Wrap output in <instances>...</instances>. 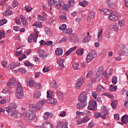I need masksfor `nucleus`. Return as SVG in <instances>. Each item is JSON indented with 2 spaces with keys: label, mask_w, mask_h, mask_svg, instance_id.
Segmentation results:
<instances>
[{
  "label": "nucleus",
  "mask_w": 128,
  "mask_h": 128,
  "mask_svg": "<svg viewBox=\"0 0 128 128\" xmlns=\"http://www.w3.org/2000/svg\"><path fill=\"white\" fill-rule=\"evenodd\" d=\"M24 58H26V54H22L21 56L19 58L20 62H21V60H22Z\"/></svg>",
  "instance_id": "nucleus-56"
},
{
  "label": "nucleus",
  "mask_w": 128,
  "mask_h": 128,
  "mask_svg": "<svg viewBox=\"0 0 128 128\" xmlns=\"http://www.w3.org/2000/svg\"><path fill=\"white\" fill-rule=\"evenodd\" d=\"M84 50L82 48H79L76 50V54H78V56H82L84 54Z\"/></svg>",
  "instance_id": "nucleus-29"
},
{
  "label": "nucleus",
  "mask_w": 128,
  "mask_h": 128,
  "mask_svg": "<svg viewBox=\"0 0 128 128\" xmlns=\"http://www.w3.org/2000/svg\"><path fill=\"white\" fill-rule=\"evenodd\" d=\"M16 108H18V106L15 102H12L10 104V106L8 107H6L4 109L6 112H7L8 113V116H12V118H22V114L20 112H17L16 114Z\"/></svg>",
  "instance_id": "nucleus-2"
},
{
  "label": "nucleus",
  "mask_w": 128,
  "mask_h": 128,
  "mask_svg": "<svg viewBox=\"0 0 128 128\" xmlns=\"http://www.w3.org/2000/svg\"><path fill=\"white\" fill-rule=\"evenodd\" d=\"M18 86L16 90V96L17 98L21 100L24 98V88H22V86L20 84V82H16V78H14L10 79L8 82L7 83V86L10 88H14V86Z\"/></svg>",
  "instance_id": "nucleus-1"
},
{
  "label": "nucleus",
  "mask_w": 128,
  "mask_h": 128,
  "mask_svg": "<svg viewBox=\"0 0 128 128\" xmlns=\"http://www.w3.org/2000/svg\"><path fill=\"white\" fill-rule=\"evenodd\" d=\"M57 2L58 0H48V4L52 8Z\"/></svg>",
  "instance_id": "nucleus-24"
},
{
  "label": "nucleus",
  "mask_w": 128,
  "mask_h": 128,
  "mask_svg": "<svg viewBox=\"0 0 128 128\" xmlns=\"http://www.w3.org/2000/svg\"><path fill=\"white\" fill-rule=\"evenodd\" d=\"M51 86L54 88H58V84H56V80H52L51 81Z\"/></svg>",
  "instance_id": "nucleus-30"
},
{
  "label": "nucleus",
  "mask_w": 128,
  "mask_h": 128,
  "mask_svg": "<svg viewBox=\"0 0 128 128\" xmlns=\"http://www.w3.org/2000/svg\"><path fill=\"white\" fill-rule=\"evenodd\" d=\"M76 50V46H74V47L70 48L66 53V56H70V54H72V52H74V50Z\"/></svg>",
  "instance_id": "nucleus-23"
},
{
  "label": "nucleus",
  "mask_w": 128,
  "mask_h": 128,
  "mask_svg": "<svg viewBox=\"0 0 128 128\" xmlns=\"http://www.w3.org/2000/svg\"><path fill=\"white\" fill-rule=\"evenodd\" d=\"M98 82L96 80V78H95V79H94V78H92L91 79V82H90L88 83V86H92V84H94V82Z\"/></svg>",
  "instance_id": "nucleus-42"
},
{
  "label": "nucleus",
  "mask_w": 128,
  "mask_h": 128,
  "mask_svg": "<svg viewBox=\"0 0 128 128\" xmlns=\"http://www.w3.org/2000/svg\"><path fill=\"white\" fill-rule=\"evenodd\" d=\"M6 22H8V20H6L4 19H2V20H0V26H4V24H6Z\"/></svg>",
  "instance_id": "nucleus-43"
},
{
  "label": "nucleus",
  "mask_w": 128,
  "mask_h": 128,
  "mask_svg": "<svg viewBox=\"0 0 128 128\" xmlns=\"http://www.w3.org/2000/svg\"><path fill=\"white\" fill-rule=\"evenodd\" d=\"M71 38L72 40H76V38H78V36H76V34H73L71 36Z\"/></svg>",
  "instance_id": "nucleus-57"
},
{
  "label": "nucleus",
  "mask_w": 128,
  "mask_h": 128,
  "mask_svg": "<svg viewBox=\"0 0 128 128\" xmlns=\"http://www.w3.org/2000/svg\"><path fill=\"white\" fill-rule=\"evenodd\" d=\"M116 82H118V77H113L112 78V83L113 84H116Z\"/></svg>",
  "instance_id": "nucleus-39"
},
{
  "label": "nucleus",
  "mask_w": 128,
  "mask_h": 128,
  "mask_svg": "<svg viewBox=\"0 0 128 128\" xmlns=\"http://www.w3.org/2000/svg\"><path fill=\"white\" fill-rule=\"evenodd\" d=\"M113 12L111 10L108 9H105V14L104 16H110Z\"/></svg>",
  "instance_id": "nucleus-38"
},
{
  "label": "nucleus",
  "mask_w": 128,
  "mask_h": 128,
  "mask_svg": "<svg viewBox=\"0 0 128 128\" xmlns=\"http://www.w3.org/2000/svg\"><path fill=\"white\" fill-rule=\"evenodd\" d=\"M32 26H36V28H42V22L38 21L33 24Z\"/></svg>",
  "instance_id": "nucleus-31"
},
{
  "label": "nucleus",
  "mask_w": 128,
  "mask_h": 128,
  "mask_svg": "<svg viewBox=\"0 0 128 128\" xmlns=\"http://www.w3.org/2000/svg\"><path fill=\"white\" fill-rule=\"evenodd\" d=\"M44 102H46V100H40L37 102L36 105L34 104H30L29 108L32 110L33 112H36L38 110H40V109L42 108L44 104Z\"/></svg>",
  "instance_id": "nucleus-3"
},
{
  "label": "nucleus",
  "mask_w": 128,
  "mask_h": 128,
  "mask_svg": "<svg viewBox=\"0 0 128 128\" xmlns=\"http://www.w3.org/2000/svg\"><path fill=\"white\" fill-rule=\"evenodd\" d=\"M13 28L15 32H18V30H20V27L17 26H14Z\"/></svg>",
  "instance_id": "nucleus-63"
},
{
  "label": "nucleus",
  "mask_w": 128,
  "mask_h": 128,
  "mask_svg": "<svg viewBox=\"0 0 128 128\" xmlns=\"http://www.w3.org/2000/svg\"><path fill=\"white\" fill-rule=\"evenodd\" d=\"M37 52H38V54H44V52H46V50H44L42 49H39L38 50Z\"/></svg>",
  "instance_id": "nucleus-62"
},
{
  "label": "nucleus",
  "mask_w": 128,
  "mask_h": 128,
  "mask_svg": "<svg viewBox=\"0 0 128 128\" xmlns=\"http://www.w3.org/2000/svg\"><path fill=\"white\" fill-rule=\"evenodd\" d=\"M66 124V122H60L57 124L56 128H68V124Z\"/></svg>",
  "instance_id": "nucleus-14"
},
{
  "label": "nucleus",
  "mask_w": 128,
  "mask_h": 128,
  "mask_svg": "<svg viewBox=\"0 0 128 128\" xmlns=\"http://www.w3.org/2000/svg\"><path fill=\"white\" fill-rule=\"evenodd\" d=\"M64 3L62 1L60 0L57 2L56 4H54L53 7L54 6L56 8H57V10H60V8L64 6Z\"/></svg>",
  "instance_id": "nucleus-13"
},
{
  "label": "nucleus",
  "mask_w": 128,
  "mask_h": 128,
  "mask_svg": "<svg viewBox=\"0 0 128 128\" xmlns=\"http://www.w3.org/2000/svg\"><path fill=\"white\" fill-rule=\"evenodd\" d=\"M66 34H72V30L71 28H68L66 30Z\"/></svg>",
  "instance_id": "nucleus-51"
},
{
  "label": "nucleus",
  "mask_w": 128,
  "mask_h": 128,
  "mask_svg": "<svg viewBox=\"0 0 128 128\" xmlns=\"http://www.w3.org/2000/svg\"><path fill=\"white\" fill-rule=\"evenodd\" d=\"M24 10H26L27 12H30L32 10V8H28V6H26L24 7Z\"/></svg>",
  "instance_id": "nucleus-50"
},
{
  "label": "nucleus",
  "mask_w": 128,
  "mask_h": 128,
  "mask_svg": "<svg viewBox=\"0 0 128 128\" xmlns=\"http://www.w3.org/2000/svg\"><path fill=\"white\" fill-rule=\"evenodd\" d=\"M22 22L24 26H27L28 24V22L26 20L22 21Z\"/></svg>",
  "instance_id": "nucleus-59"
},
{
  "label": "nucleus",
  "mask_w": 128,
  "mask_h": 128,
  "mask_svg": "<svg viewBox=\"0 0 128 128\" xmlns=\"http://www.w3.org/2000/svg\"><path fill=\"white\" fill-rule=\"evenodd\" d=\"M16 68V65L14 63L10 64V66H8V68L9 70H14Z\"/></svg>",
  "instance_id": "nucleus-44"
},
{
  "label": "nucleus",
  "mask_w": 128,
  "mask_h": 128,
  "mask_svg": "<svg viewBox=\"0 0 128 128\" xmlns=\"http://www.w3.org/2000/svg\"><path fill=\"white\" fill-rule=\"evenodd\" d=\"M112 28L115 32H118V24H115L112 26Z\"/></svg>",
  "instance_id": "nucleus-37"
},
{
  "label": "nucleus",
  "mask_w": 128,
  "mask_h": 128,
  "mask_svg": "<svg viewBox=\"0 0 128 128\" xmlns=\"http://www.w3.org/2000/svg\"><path fill=\"white\" fill-rule=\"evenodd\" d=\"M119 48L121 49L122 50L124 53H121L119 54L120 56H126V54H128V49L126 48V46L124 44H120L119 46Z\"/></svg>",
  "instance_id": "nucleus-8"
},
{
  "label": "nucleus",
  "mask_w": 128,
  "mask_h": 128,
  "mask_svg": "<svg viewBox=\"0 0 128 128\" xmlns=\"http://www.w3.org/2000/svg\"><path fill=\"white\" fill-rule=\"evenodd\" d=\"M52 97V92H47V98H51Z\"/></svg>",
  "instance_id": "nucleus-41"
},
{
  "label": "nucleus",
  "mask_w": 128,
  "mask_h": 128,
  "mask_svg": "<svg viewBox=\"0 0 128 128\" xmlns=\"http://www.w3.org/2000/svg\"><path fill=\"white\" fill-rule=\"evenodd\" d=\"M98 104L96 101L90 100L88 108L90 110H96Z\"/></svg>",
  "instance_id": "nucleus-6"
},
{
  "label": "nucleus",
  "mask_w": 128,
  "mask_h": 128,
  "mask_svg": "<svg viewBox=\"0 0 128 128\" xmlns=\"http://www.w3.org/2000/svg\"><path fill=\"white\" fill-rule=\"evenodd\" d=\"M116 104H118V100H113L112 103L111 104L112 108L116 110Z\"/></svg>",
  "instance_id": "nucleus-27"
},
{
  "label": "nucleus",
  "mask_w": 128,
  "mask_h": 128,
  "mask_svg": "<svg viewBox=\"0 0 128 128\" xmlns=\"http://www.w3.org/2000/svg\"><path fill=\"white\" fill-rule=\"evenodd\" d=\"M88 106V103H78L76 105V108L78 110H82L83 108H84V106Z\"/></svg>",
  "instance_id": "nucleus-20"
},
{
  "label": "nucleus",
  "mask_w": 128,
  "mask_h": 128,
  "mask_svg": "<svg viewBox=\"0 0 128 128\" xmlns=\"http://www.w3.org/2000/svg\"><path fill=\"white\" fill-rule=\"evenodd\" d=\"M122 124H128V115L124 116L122 119Z\"/></svg>",
  "instance_id": "nucleus-26"
},
{
  "label": "nucleus",
  "mask_w": 128,
  "mask_h": 128,
  "mask_svg": "<svg viewBox=\"0 0 128 128\" xmlns=\"http://www.w3.org/2000/svg\"><path fill=\"white\" fill-rule=\"evenodd\" d=\"M12 14V12L11 10H6L4 12V13H3L4 16H10Z\"/></svg>",
  "instance_id": "nucleus-28"
},
{
  "label": "nucleus",
  "mask_w": 128,
  "mask_h": 128,
  "mask_svg": "<svg viewBox=\"0 0 128 128\" xmlns=\"http://www.w3.org/2000/svg\"><path fill=\"white\" fill-rule=\"evenodd\" d=\"M84 82V78H79L78 80L77 83L75 84V88H77L78 90L79 88H80V86H82V84Z\"/></svg>",
  "instance_id": "nucleus-10"
},
{
  "label": "nucleus",
  "mask_w": 128,
  "mask_h": 128,
  "mask_svg": "<svg viewBox=\"0 0 128 128\" xmlns=\"http://www.w3.org/2000/svg\"><path fill=\"white\" fill-rule=\"evenodd\" d=\"M12 4L14 8H16V6H18V2L16 0H14L12 2Z\"/></svg>",
  "instance_id": "nucleus-54"
},
{
  "label": "nucleus",
  "mask_w": 128,
  "mask_h": 128,
  "mask_svg": "<svg viewBox=\"0 0 128 128\" xmlns=\"http://www.w3.org/2000/svg\"><path fill=\"white\" fill-rule=\"evenodd\" d=\"M42 71L44 72H50V68H48V67H44L43 68Z\"/></svg>",
  "instance_id": "nucleus-60"
},
{
  "label": "nucleus",
  "mask_w": 128,
  "mask_h": 128,
  "mask_svg": "<svg viewBox=\"0 0 128 128\" xmlns=\"http://www.w3.org/2000/svg\"><path fill=\"white\" fill-rule=\"evenodd\" d=\"M43 128H54V126L52 124L48 122L43 123Z\"/></svg>",
  "instance_id": "nucleus-21"
},
{
  "label": "nucleus",
  "mask_w": 128,
  "mask_h": 128,
  "mask_svg": "<svg viewBox=\"0 0 128 128\" xmlns=\"http://www.w3.org/2000/svg\"><path fill=\"white\" fill-rule=\"evenodd\" d=\"M102 29L100 28L98 35V42H102Z\"/></svg>",
  "instance_id": "nucleus-19"
},
{
  "label": "nucleus",
  "mask_w": 128,
  "mask_h": 128,
  "mask_svg": "<svg viewBox=\"0 0 128 128\" xmlns=\"http://www.w3.org/2000/svg\"><path fill=\"white\" fill-rule=\"evenodd\" d=\"M56 94L58 96V100H62V98H63L62 93L60 91H57Z\"/></svg>",
  "instance_id": "nucleus-33"
},
{
  "label": "nucleus",
  "mask_w": 128,
  "mask_h": 128,
  "mask_svg": "<svg viewBox=\"0 0 128 128\" xmlns=\"http://www.w3.org/2000/svg\"><path fill=\"white\" fill-rule=\"evenodd\" d=\"M119 24L120 26H124V21L123 20H119Z\"/></svg>",
  "instance_id": "nucleus-55"
},
{
  "label": "nucleus",
  "mask_w": 128,
  "mask_h": 128,
  "mask_svg": "<svg viewBox=\"0 0 128 128\" xmlns=\"http://www.w3.org/2000/svg\"><path fill=\"white\" fill-rule=\"evenodd\" d=\"M86 100H88V93L82 92L80 96H78V100H79L82 104H86Z\"/></svg>",
  "instance_id": "nucleus-5"
},
{
  "label": "nucleus",
  "mask_w": 128,
  "mask_h": 128,
  "mask_svg": "<svg viewBox=\"0 0 128 128\" xmlns=\"http://www.w3.org/2000/svg\"><path fill=\"white\" fill-rule=\"evenodd\" d=\"M38 34H30L28 38V42L30 44L32 42H36L38 40Z\"/></svg>",
  "instance_id": "nucleus-7"
},
{
  "label": "nucleus",
  "mask_w": 128,
  "mask_h": 128,
  "mask_svg": "<svg viewBox=\"0 0 128 128\" xmlns=\"http://www.w3.org/2000/svg\"><path fill=\"white\" fill-rule=\"evenodd\" d=\"M96 90L98 94H100V92H104V88L100 85H98Z\"/></svg>",
  "instance_id": "nucleus-17"
},
{
  "label": "nucleus",
  "mask_w": 128,
  "mask_h": 128,
  "mask_svg": "<svg viewBox=\"0 0 128 128\" xmlns=\"http://www.w3.org/2000/svg\"><path fill=\"white\" fill-rule=\"evenodd\" d=\"M94 16H95L94 12H90L88 15V17L87 19L88 22H90V20L92 18H94Z\"/></svg>",
  "instance_id": "nucleus-25"
},
{
  "label": "nucleus",
  "mask_w": 128,
  "mask_h": 128,
  "mask_svg": "<svg viewBox=\"0 0 128 128\" xmlns=\"http://www.w3.org/2000/svg\"><path fill=\"white\" fill-rule=\"evenodd\" d=\"M84 120L82 119H78L77 121V124H83Z\"/></svg>",
  "instance_id": "nucleus-64"
},
{
  "label": "nucleus",
  "mask_w": 128,
  "mask_h": 128,
  "mask_svg": "<svg viewBox=\"0 0 128 128\" xmlns=\"http://www.w3.org/2000/svg\"><path fill=\"white\" fill-rule=\"evenodd\" d=\"M94 116L96 118H98L102 116V114L99 112H96L94 114Z\"/></svg>",
  "instance_id": "nucleus-40"
},
{
  "label": "nucleus",
  "mask_w": 128,
  "mask_h": 128,
  "mask_svg": "<svg viewBox=\"0 0 128 128\" xmlns=\"http://www.w3.org/2000/svg\"><path fill=\"white\" fill-rule=\"evenodd\" d=\"M96 57L93 56L91 54L88 53L86 56V61L87 62H92V60H94Z\"/></svg>",
  "instance_id": "nucleus-15"
},
{
  "label": "nucleus",
  "mask_w": 128,
  "mask_h": 128,
  "mask_svg": "<svg viewBox=\"0 0 128 128\" xmlns=\"http://www.w3.org/2000/svg\"><path fill=\"white\" fill-rule=\"evenodd\" d=\"M66 28V24H62L59 27V30H64Z\"/></svg>",
  "instance_id": "nucleus-45"
},
{
  "label": "nucleus",
  "mask_w": 128,
  "mask_h": 128,
  "mask_svg": "<svg viewBox=\"0 0 128 128\" xmlns=\"http://www.w3.org/2000/svg\"><path fill=\"white\" fill-rule=\"evenodd\" d=\"M83 114H86L88 116H90V112L88 110H85L83 112Z\"/></svg>",
  "instance_id": "nucleus-48"
},
{
  "label": "nucleus",
  "mask_w": 128,
  "mask_h": 128,
  "mask_svg": "<svg viewBox=\"0 0 128 128\" xmlns=\"http://www.w3.org/2000/svg\"><path fill=\"white\" fill-rule=\"evenodd\" d=\"M118 14L113 12L110 16V18L111 20L114 22V20H118Z\"/></svg>",
  "instance_id": "nucleus-12"
},
{
  "label": "nucleus",
  "mask_w": 128,
  "mask_h": 128,
  "mask_svg": "<svg viewBox=\"0 0 128 128\" xmlns=\"http://www.w3.org/2000/svg\"><path fill=\"white\" fill-rule=\"evenodd\" d=\"M24 64L26 66H34V64H32L30 62H24Z\"/></svg>",
  "instance_id": "nucleus-49"
},
{
  "label": "nucleus",
  "mask_w": 128,
  "mask_h": 128,
  "mask_svg": "<svg viewBox=\"0 0 128 128\" xmlns=\"http://www.w3.org/2000/svg\"><path fill=\"white\" fill-rule=\"evenodd\" d=\"M52 44H54V42H52V41L48 40L44 43V44L45 46H50Z\"/></svg>",
  "instance_id": "nucleus-47"
},
{
  "label": "nucleus",
  "mask_w": 128,
  "mask_h": 128,
  "mask_svg": "<svg viewBox=\"0 0 128 128\" xmlns=\"http://www.w3.org/2000/svg\"><path fill=\"white\" fill-rule=\"evenodd\" d=\"M110 92H114V90H118V86L114 85H110L109 88Z\"/></svg>",
  "instance_id": "nucleus-35"
},
{
  "label": "nucleus",
  "mask_w": 128,
  "mask_h": 128,
  "mask_svg": "<svg viewBox=\"0 0 128 128\" xmlns=\"http://www.w3.org/2000/svg\"><path fill=\"white\" fill-rule=\"evenodd\" d=\"M94 126V123L92 122H90L89 124H88V128H92Z\"/></svg>",
  "instance_id": "nucleus-58"
},
{
  "label": "nucleus",
  "mask_w": 128,
  "mask_h": 128,
  "mask_svg": "<svg viewBox=\"0 0 128 128\" xmlns=\"http://www.w3.org/2000/svg\"><path fill=\"white\" fill-rule=\"evenodd\" d=\"M89 53H90L94 58H96V56H98V54H96V50H90Z\"/></svg>",
  "instance_id": "nucleus-32"
},
{
  "label": "nucleus",
  "mask_w": 128,
  "mask_h": 128,
  "mask_svg": "<svg viewBox=\"0 0 128 128\" xmlns=\"http://www.w3.org/2000/svg\"><path fill=\"white\" fill-rule=\"evenodd\" d=\"M102 68H99L98 70V71L96 74V80L97 81L100 80V78H102Z\"/></svg>",
  "instance_id": "nucleus-9"
},
{
  "label": "nucleus",
  "mask_w": 128,
  "mask_h": 128,
  "mask_svg": "<svg viewBox=\"0 0 128 128\" xmlns=\"http://www.w3.org/2000/svg\"><path fill=\"white\" fill-rule=\"evenodd\" d=\"M62 52H64V51L62 48H57L55 50L56 56H62Z\"/></svg>",
  "instance_id": "nucleus-16"
},
{
  "label": "nucleus",
  "mask_w": 128,
  "mask_h": 128,
  "mask_svg": "<svg viewBox=\"0 0 128 128\" xmlns=\"http://www.w3.org/2000/svg\"><path fill=\"white\" fill-rule=\"evenodd\" d=\"M42 94H40V92H36L34 93V98H40Z\"/></svg>",
  "instance_id": "nucleus-34"
},
{
  "label": "nucleus",
  "mask_w": 128,
  "mask_h": 128,
  "mask_svg": "<svg viewBox=\"0 0 128 128\" xmlns=\"http://www.w3.org/2000/svg\"><path fill=\"white\" fill-rule=\"evenodd\" d=\"M48 112H46L44 114V120H46L48 118Z\"/></svg>",
  "instance_id": "nucleus-61"
},
{
  "label": "nucleus",
  "mask_w": 128,
  "mask_h": 128,
  "mask_svg": "<svg viewBox=\"0 0 128 128\" xmlns=\"http://www.w3.org/2000/svg\"><path fill=\"white\" fill-rule=\"evenodd\" d=\"M64 60H66L62 58L57 61L58 64L60 66H61V68H64Z\"/></svg>",
  "instance_id": "nucleus-22"
},
{
  "label": "nucleus",
  "mask_w": 128,
  "mask_h": 128,
  "mask_svg": "<svg viewBox=\"0 0 128 128\" xmlns=\"http://www.w3.org/2000/svg\"><path fill=\"white\" fill-rule=\"evenodd\" d=\"M68 2L70 6H76V2L74 0H70Z\"/></svg>",
  "instance_id": "nucleus-46"
},
{
  "label": "nucleus",
  "mask_w": 128,
  "mask_h": 128,
  "mask_svg": "<svg viewBox=\"0 0 128 128\" xmlns=\"http://www.w3.org/2000/svg\"><path fill=\"white\" fill-rule=\"evenodd\" d=\"M34 112H34L30 109L26 112L24 118L27 122H30L34 120Z\"/></svg>",
  "instance_id": "nucleus-4"
},
{
  "label": "nucleus",
  "mask_w": 128,
  "mask_h": 128,
  "mask_svg": "<svg viewBox=\"0 0 128 128\" xmlns=\"http://www.w3.org/2000/svg\"><path fill=\"white\" fill-rule=\"evenodd\" d=\"M19 72H20L22 74H26V68H19Z\"/></svg>",
  "instance_id": "nucleus-52"
},
{
  "label": "nucleus",
  "mask_w": 128,
  "mask_h": 128,
  "mask_svg": "<svg viewBox=\"0 0 128 128\" xmlns=\"http://www.w3.org/2000/svg\"><path fill=\"white\" fill-rule=\"evenodd\" d=\"M2 38H6V32L4 31L2 32L0 34V40H2Z\"/></svg>",
  "instance_id": "nucleus-53"
},
{
  "label": "nucleus",
  "mask_w": 128,
  "mask_h": 128,
  "mask_svg": "<svg viewBox=\"0 0 128 128\" xmlns=\"http://www.w3.org/2000/svg\"><path fill=\"white\" fill-rule=\"evenodd\" d=\"M46 102L48 104H56V102H58V100H56V99H54L52 100V98H48Z\"/></svg>",
  "instance_id": "nucleus-18"
},
{
  "label": "nucleus",
  "mask_w": 128,
  "mask_h": 128,
  "mask_svg": "<svg viewBox=\"0 0 128 128\" xmlns=\"http://www.w3.org/2000/svg\"><path fill=\"white\" fill-rule=\"evenodd\" d=\"M72 68H74V70H79L80 65L78 64V63L76 62H74L72 64Z\"/></svg>",
  "instance_id": "nucleus-36"
},
{
  "label": "nucleus",
  "mask_w": 128,
  "mask_h": 128,
  "mask_svg": "<svg viewBox=\"0 0 128 128\" xmlns=\"http://www.w3.org/2000/svg\"><path fill=\"white\" fill-rule=\"evenodd\" d=\"M101 108L102 110V114H103L102 118H106V114H108V110L106 109V107L104 106H102Z\"/></svg>",
  "instance_id": "nucleus-11"
}]
</instances>
